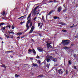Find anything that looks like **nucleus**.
<instances>
[{
  "mask_svg": "<svg viewBox=\"0 0 78 78\" xmlns=\"http://www.w3.org/2000/svg\"><path fill=\"white\" fill-rule=\"evenodd\" d=\"M70 41L69 40H62V42H61V44H63V45H64V46H66V45H68L69 44V42L68 41V42H67V41Z\"/></svg>",
  "mask_w": 78,
  "mask_h": 78,
  "instance_id": "f257e3e1",
  "label": "nucleus"
},
{
  "mask_svg": "<svg viewBox=\"0 0 78 78\" xmlns=\"http://www.w3.org/2000/svg\"><path fill=\"white\" fill-rule=\"evenodd\" d=\"M30 22H31V19H29V20L27 21L26 25L27 28V30L26 31H27V30H29V28H30V27H29V26H28V24H29Z\"/></svg>",
  "mask_w": 78,
  "mask_h": 78,
  "instance_id": "f03ea898",
  "label": "nucleus"
},
{
  "mask_svg": "<svg viewBox=\"0 0 78 78\" xmlns=\"http://www.w3.org/2000/svg\"><path fill=\"white\" fill-rule=\"evenodd\" d=\"M39 7V5H38L37 7H35L34 10H33V13L34 14H36V9L38 7Z\"/></svg>",
  "mask_w": 78,
  "mask_h": 78,
  "instance_id": "7ed1b4c3",
  "label": "nucleus"
},
{
  "mask_svg": "<svg viewBox=\"0 0 78 78\" xmlns=\"http://www.w3.org/2000/svg\"><path fill=\"white\" fill-rule=\"evenodd\" d=\"M53 12H54V10H52L51 11H50L48 14H47L46 15V19L47 18L48 16H49L50 15V14H51Z\"/></svg>",
  "mask_w": 78,
  "mask_h": 78,
  "instance_id": "20e7f679",
  "label": "nucleus"
},
{
  "mask_svg": "<svg viewBox=\"0 0 78 78\" xmlns=\"http://www.w3.org/2000/svg\"><path fill=\"white\" fill-rule=\"evenodd\" d=\"M37 50H38L39 51H40L41 52H42V51H44V50H43V48L40 49L41 48V47H37Z\"/></svg>",
  "mask_w": 78,
  "mask_h": 78,
  "instance_id": "39448f33",
  "label": "nucleus"
},
{
  "mask_svg": "<svg viewBox=\"0 0 78 78\" xmlns=\"http://www.w3.org/2000/svg\"><path fill=\"white\" fill-rule=\"evenodd\" d=\"M62 10V7H61V6L58 7V8L57 12H61V11Z\"/></svg>",
  "mask_w": 78,
  "mask_h": 78,
  "instance_id": "423d86ee",
  "label": "nucleus"
},
{
  "mask_svg": "<svg viewBox=\"0 0 78 78\" xmlns=\"http://www.w3.org/2000/svg\"><path fill=\"white\" fill-rule=\"evenodd\" d=\"M32 67H38V65H37V64L36 63L35 64L34 63H32Z\"/></svg>",
  "mask_w": 78,
  "mask_h": 78,
  "instance_id": "0eeeda50",
  "label": "nucleus"
},
{
  "mask_svg": "<svg viewBox=\"0 0 78 78\" xmlns=\"http://www.w3.org/2000/svg\"><path fill=\"white\" fill-rule=\"evenodd\" d=\"M31 14H32V12H31L29 14L28 16L27 17V20H28V19H30V18L31 17Z\"/></svg>",
  "mask_w": 78,
  "mask_h": 78,
  "instance_id": "6e6552de",
  "label": "nucleus"
},
{
  "mask_svg": "<svg viewBox=\"0 0 78 78\" xmlns=\"http://www.w3.org/2000/svg\"><path fill=\"white\" fill-rule=\"evenodd\" d=\"M58 73L59 74H61V75H62V73H63V71H61V69H60L58 70Z\"/></svg>",
  "mask_w": 78,
  "mask_h": 78,
  "instance_id": "1a4fd4ad",
  "label": "nucleus"
},
{
  "mask_svg": "<svg viewBox=\"0 0 78 78\" xmlns=\"http://www.w3.org/2000/svg\"><path fill=\"white\" fill-rule=\"evenodd\" d=\"M48 58H49L50 60L51 61H53V57L52 56H49V57H48Z\"/></svg>",
  "mask_w": 78,
  "mask_h": 78,
  "instance_id": "9d476101",
  "label": "nucleus"
},
{
  "mask_svg": "<svg viewBox=\"0 0 78 78\" xmlns=\"http://www.w3.org/2000/svg\"><path fill=\"white\" fill-rule=\"evenodd\" d=\"M47 48L48 49H49L50 48H53V47L51 45H47Z\"/></svg>",
  "mask_w": 78,
  "mask_h": 78,
  "instance_id": "9b49d317",
  "label": "nucleus"
},
{
  "mask_svg": "<svg viewBox=\"0 0 78 78\" xmlns=\"http://www.w3.org/2000/svg\"><path fill=\"white\" fill-rule=\"evenodd\" d=\"M52 61H53L54 62H57V58H53Z\"/></svg>",
  "mask_w": 78,
  "mask_h": 78,
  "instance_id": "f8f14e48",
  "label": "nucleus"
},
{
  "mask_svg": "<svg viewBox=\"0 0 78 78\" xmlns=\"http://www.w3.org/2000/svg\"><path fill=\"white\" fill-rule=\"evenodd\" d=\"M2 15H3V16L4 17L5 16V11H3L1 13Z\"/></svg>",
  "mask_w": 78,
  "mask_h": 78,
  "instance_id": "ddd939ff",
  "label": "nucleus"
},
{
  "mask_svg": "<svg viewBox=\"0 0 78 78\" xmlns=\"http://www.w3.org/2000/svg\"><path fill=\"white\" fill-rule=\"evenodd\" d=\"M43 25H44V23H41V25L39 27L40 29H42Z\"/></svg>",
  "mask_w": 78,
  "mask_h": 78,
  "instance_id": "4468645a",
  "label": "nucleus"
},
{
  "mask_svg": "<svg viewBox=\"0 0 78 78\" xmlns=\"http://www.w3.org/2000/svg\"><path fill=\"white\" fill-rule=\"evenodd\" d=\"M59 24H60V25H65V23H63L62 22H60L59 23Z\"/></svg>",
  "mask_w": 78,
  "mask_h": 78,
  "instance_id": "2eb2a0df",
  "label": "nucleus"
},
{
  "mask_svg": "<svg viewBox=\"0 0 78 78\" xmlns=\"http://www.w3.org/2000/svg\"><path fill=\"white\" fill-rule=\"evenodd\" d=\"M33 53H34V54H36V52L35 51V50H34V49H33Z\"/></svg>",
  "mask_w": 78,
  "mask_h": 78,
  "instance_id": "dca6fc26",
  "label": "nucleus"
},
{
  "mask_svg": "<svg viewBox=\"0 0 78 78\" xmlns=\"http://www.w3.org/2000/svg\"><path fill=\"white\" fill-rule=\"evenodd\" d=\"M68 63L70 65H72V61L69 60L68 61Z\"/></svg>",
  "mask_w": 78,
  "mask_h": 78,
  "instance_id": "f3484780",
  "label": "nucleus"
},
{
  "mask_svg": "<svg viewBox=\"0 0 78 78\" xmlns=\"http://www.w3.org/2000/svg\"><path fill=\"white\" fill-rule=\"evenodd\" d=\"M47 62H50L51 61V60L49 59V58H47Z\"/></svg>",
  "mask_w": 78,
  "mask_h": 78,
  "instance_id": "a211bd4d",
  "label": "nucleus"
},
{
  "mask_svg": "<svg viewBox=\"0 0 78 78\" xmlns=\"http://www.w3.org/2000/svg\"><path fill=\"white\" fill-rule=\"evenodd\" d=\"M27 14H26V15L24 16H21L18 19H21V18H22V17H25V16H27Z\"/></svg>",
  "mask_w": 78,
  "mask_h": 78,
  "instance_id": "6ab92c4d",
  "label": "nucleus"
},
{
  "mask_svg": "<svg viewBox=\"0 0 78 78\" xmlns=\"http://www.w3.org/2000/svg\"><path fill=\"white\" fill-rule=\"evenodd\" d=\"M23 65L24 66V67H27V66L28 65V64H23Z\"/></svg>",
  "mask_w": 78,
  "mask_h": 78,
  "instance_id": "aec40b11",
  "label": "nucleus"
},
{
  "mask_svg": "<svg viewBox=\"0 0 78 78\" xmlns=\"http://www.w3.org/2000/svg\"><path fill=\"white\" fill-rule=\"evenodd\" d=\"M28 51H29V53H31V51H32V50L31 49H30V48H29L28 49Z\"/></svg>",
  "mask_w": 78,
  "mask_h": 78,
  "instance_id": "412c9836",
  "label": "nucleus"
},
{
  "mask_svg": "<svg viewBox=\"0 0 78 78\" xmlns=\"http://www.w3.org/2000/svg\"><path fill=\"white\" fill-rule=\"evenodd\" d=\"M33 31V30L31 29L30 30V32H29V34L31 33H32Z\"/></svg>",
  "mask_w": 78,
  "mask_h": 78,
  "instance_id": "4be33fe9",
  "label": "nucleus"
},
{
  "mask_svg": "<svg viewBox=\"0 0 78 78\" xmlns=\"http://www.w3.org/2000/svg\"><path fill=\"white\" fill-rule=\"evenodd\" d=\"M4 35H5V37H7V38H9V36L7 35H6V34H4Z\"/></svg>",
  "mask_w": 78,
  "mask_h": 78,
  "instance_id": "5701e85b",
  "label": "nucleus"
},
{
  "mask_svg": "<svg viewBox=\"0 0 78 78\" xmlns=\"http://www.w3.org/2000/svg\"><path fill=\"white\" fill-rule=\"evenodd\" d=\"M22 34V32H20V33H17V34L18 35H19V36H20V35H21V34Z\"/></svg>",
  "mask_w": 78,
  "mask_h": 78,
  "instance_id": "b1692460",
  "label": "nucleus"
},
{
  "mask_svg": "<svg viewBox=\"0 0 78 78\" xmlns=\"http://www.w3.org/2000/svg\"><path fill=\"white\" fill-rule=\"evenodd\" d=\"M34 26H32V27L31 28V30H32L33 31L34 30Z\"/></svg>",
  "mask_w": 78,
  "mask_h": 78,
  "instance_id": "393cba45",
  "label": "nucleus"
},
{
  "mask_svg": "<svg viewBox=\"0 0 78 78\" xmlns=\"http://www.w3.org/2000/svg\"><path fill=\"white\" fill-rule=\"evenodd\" d=\"M28 6H27V7L26 8V10L25 11V12H26V11H28V9H28Z\"/></svg>",
  "mask_w": 78,
  "mask_h": 78,
  "instance_id": "a878e982",
  "label": "nucleus"
},
{
  "mask_svg": "<svg viewBox=\"0 0 78 78\" xmlns=\"http://www.w3.org/2000/svg\"><path fill=\"white\" fill-rule=\"evenodd\" d=\"M1 30H2L3 31H4V30H5V28H4V27H2V28H1Z\"/></svg>",
  "mask_w": 78,
  "mask_h": 78,
  "instance_id": "bb28decb",
  "label": "nucleus"
},
{
  "mask_svg": "<svg viewBox=\"0 0 78 78\" xmlns=\"http://www.w3.org/2000/svg\"><path fill=\"white\" fill-rule=\"evenodd\" d=\"M2 67H4L5 69H6V66L4 64L2 65Z\"/></svg>",
  "mask_w": 78,
  "mask_h": 78,
  "instance_id": "cd10ccee",
  "label": "nucleus"
},
{
  "mask_svg": "<svg viewBox=\"0 0 78 78\" xmlns=\"http://www.w3.org/2000/svg\"><path fill=\"white\" fill-rule=\"evenodd\" d=\"M4 23H0V27H1L2 25H4Z\"/></svg>",
  "mask_w": 78,
  "mask_h": 78,
  "instance_id": "c85d7f7f",
  "label": "nucleus"
},
{
  "mask_svg": "<svg viewBox=\"0 0 78 78\" xmlns=\"http://www.w3.org/2000/svg\"><path fill=\"white\" fill-rule=\"evenodd\" d=\"M32 25H33V23L32 22H30V27H32Z\"/></svg>",
  "mask_w": 78,
  "mask_h": 78,
  "instance_id": "c756f323",
  "label": "nucleus"
},
{
  "mask_svg": "<svg viewBox=\"0 0 78 78\" xmlns=\"http://www.w3.org/2000/svg\"><path fill=\"white\" fill-rule=\"evenodd\" d=\"M64 49H67L68 48V47L67 46H65L63 47Z\"/></svg>",
  "mask_w": 78,
  "mask_h": 78,
  "instance_id": "7c9ffc66",
  "label": "nucleus"
},
{
  "mask_svg": "<svg viewBox=\"0 0 78 78\" xmlns=\"http://www.w3.org/2000/svg\"><path fill=\"white\" fill-rule=\"evenodd\" d=\"M41 77V78H42V77H44V76L41 75H39L38 76H37V77Z\"/></svg>",
  "mask_w": 78,
  "mask_h": 78,
  "instance_id": "2f4dec72",
  "label": "nucleus"
},
{
  "mask_svg": "<svg viewBox=\"0 0 78 78\" xmlns=\"http://www.w3.org/2000/svg\"><path fill=\"white\" fill-rule=\"evenodd\" d=\"M20 76V75H18L17 74H16L15 76H16V77H19V76Z\"/></svg>",
  "mask_w": 78,
  "mask_h": 78,
  "instance_id": "473e14b6",
  "label": "nucleus"
},
{
  "mask_svg": "<svg viewBox=\"0 0 78 78\" xmlns=\"http://www.w3.org/2000/svg\"><path fill=\"white\" fill-rule=\"evenodd\" d=\"M14 24H13L12 25V29H14Z\"/></svg>",
  "mask_w": 78,
  "mask_h": 78,
  "instance_id": "72a5a7b5",
  "label": "nucleus"
},
{
  "mask_svg": "<svg viewBox=\"0 0 78 78\" xmlns=\"http://www.w3.org/2000/svg\"><path fill=\"white\" fill-rule=\"evenodd\" d=\"M7 53H10V52H13V51H7Z\"/></svg>",
  "mask_w": 78,
  "mask_h": 78,
  "instance_id": "f704fd0d",
  "label": "nucleus"
},
{
  "mask_svg": "<svg viewBox=\"0 0 78 78\" xmlns=\"http://www.w3.org/2000/svg\"><path fill=\"white\" fill-rule=\"evenodd\" d=\"M46 67H47L48 69H49V65L48 64H47Z\"/></svg>",
  "mask_w": 78,
  "mask_h": 78,
  "instance_id": "c9c22d12",
  "label": "nucleus"
},
{
  "mask_svg": "<svg viewBox=\"0 0 78 78\" xmlns=\"http://www.w3.org/2000/svg\"><path fill=\"white\" fill-rule=\"evenodd\" d=\"M62 31H63V32H67V30H62Z\"/></svg>",
  "mask_w": 78,
  "mask_h": 78,
  "instance_id": "e433bc0d",
  "label": "nucleus"
},
{
  "mask_svg": "<svg viewBox=\"0 0 78 78\" xmlns=\"http://www.w3.org/2000/svg\"><path fill=\"white\" fill-rule=\"evenodd\" d=\"M41 25V23H38V27H40V26Z\"/></svg>",
  "mask_w": 78,
  "mask_h": 78,
  "instance_id": "4c0bfd02",
  "label": "nucleus"
},
{
  "mask_svg": "<svg viewBox=\"0 0 78 78\" xmlns=\"http://www.w3.org/2000/svg\"><path fill=\"white\" fill-rule=\"evenodd\" d=\"M75 27V26H72L70 27V28H73V27Z\"/></svg>",
  "mask_w": 78,
  "mask_h": 78,
  "instance_id": "58836bf2",
  "label": "nucleus"
},
{
  "mask_svg": "<svg viewBox=\"0 0 78 78\" xmlns=\"http://www.w3.org/2000/svg\"><path fill=\"white\" fill-rule=\"evenodd\" d=\"M57 16H54V19H57Z\"/></svg>",
  "mask_w": 78,
  "mask_h": 78,
  "instance_id": "ea45409f",
  "label": "nucleus"
},
{
  "mask_svg": "<svg viewBox=\"0 0 78 78\" xmlns=\"http://www.w3.org/2000/svg\"><path fill=\"white\" fill-rule=\"evenodd\" d=\"M53 2L54 3H57V2H58L56 0H54Z\"/></svg>",
  "mask_w": 78,
  "mask_h": 78,
  "instance_id": "a19ab883",
  "label": "nucleus"
},
{
  "mask_svg": "<svg viewBox=\"0 0 78 78\" xmlns=\"http://www.w3.org/2000/svg\"><path fill=\"white\" fill-rule=\"evenodd\" d=\"M36 58H37V59H39V58H40V57L39 56H37L36 57Z\"/></svg>",
  "mask_w": 78,
  "mask_h": 78,
  "instance_id": "79ce46f5",
  "label": "nucleus"
},
{
  "mask_svg": "<svg viewBox=\"0 0 78 78\" xmlns=\"http://www.w3.org/2000/svg\"><path fill=\"white\" fill-rule=\"evenodd\" d=\"M42 19L43 20H44V16H42Z\"/></svg>",
  "mask_w": 78,
  "mask_h": 78,
  "instance_id": "37998d69",
  "label": "nucleus"
},
{
  "mask_svg": "<svg viewBox=\"0 0 78 78\" xmlns=\"http://www.w3.org/2000/svg\"><path fill=\"white\" fill-rule=\"evenodd\" d=\"M67 11V10L66 9H64L63 10V12H66Z\"/></svg>",
  "mask_w": 78,
  "mask_h": 78,
  "instance_id": "c03bdc74",
  "label": "nucleus"
},
{
  "mask_svg": "<svg viewBox=\"0 0 78 78\" xmlns=\"http://www.w3.org/2000/svg\"><path fill=\"white\" fill-rule=\"evenodd\" d=\"M8 27H9V28L10 29L11 28V25H9L8 26Z\"/></svg>",
  "mask_w": 78,
  "mask_h": 78,
  "instance_id": "a18cd8bd",
  "label": "nucleus"
},
{
  "mask_svg": "<svg viewBox=\"0 0 78 78\" xmlns=\"http://www.w3.org/2000/svg\"><path fill=\"white\" fill-rule=\"evenodd\" d=\"M74 45V44H71L70 45V47H72V46Z\"/></svg>",
  "mask_w": 78,
  "mask_h": 78,
  "instance_id": "49530a36",
  "label": "nucleus"
},
{
  "mask_svg": "<svg viewBox=\"0 0 78 78\" xmlns=\"http://www.w3.org/2000/svg\"><path fill=\"white\" fill-rule=\"evenodd\" d=\"M31 40L32 42H34V40H33V39L31 38Z\"/></svg>",
  "mask_w": 78,
  "mask_h": 78,
  "instance_id": "de8ad7c7",
  "label": "nucleus"
},
{
  "mask_svg": "<svg viewBox=\"0 0 78 78\" xmlns=\"http://www.w3.org/2000/svg\"><path fill=\"white\" fill-rule=\"evenodd\" d=\"M38 62H39V64H41V60H38Z\"/></svg>",
  "mask_w": 78,
  "mask_h": 78,
  "instance_id": "09e8293b",
  "label": "nucleus"
},
{
  "mask_svg": "<svg viewBox=\"0 0 78 78\" xmlns=\"http://www.w3.org/2000/svg\"><path fill=\"white\" fill-rule=\"evenodd\" d=\"M8 33H9V34H11V32H10L9 30L8 31Z\"/></svg>",
  "mask_w": 78,
  "mask_h": 78,
  "instance_id": "8fccbe9b",
  "label": "nucleus"
},
{
  "mask_svg": "<svg viewBox=\"0 0 78 78\" xmlns=\"http://www.w3.org/2000/svg\"><path fill=\"white\" fill-rule=\"evenodd\" d=\"M37 18V17H35L34 19V20H35Z\"/></svg>",
  "mask_w": 78,
  "mask_h": 78,
  "instance_id": "3c124183",
  "label": "nucleus"
},
{
  "mask_svg": "<svg viewBox=\"0 0 78 78\" xmlns=\"http://www.w3.org/2000/svg\"><path fill=\"white\" fill-rule=\"evenodd\" d=\"M73 56L74 57V58H76V54H74Z\"/></svg>",
  "mask_w": 78,
  "mask_h": 78,
  "instance_id": "603ef678",
  "label": "nucleus"
},
{
  "mask_svg": "<svg viewBox=\"0 0 78 78\" xmlns=\"http://www.w3.org/2000/svg\"><path fill=\"white\" fill-rule=\"evenodd\" d=\"M25 23V21L22 22L20 23L22 24V23Z\"/></svg>",
  "mask_w": 78,
  "mask_h": 78,
  "instance_id": "864d4df0",
  "label": "nucleus"
},
{
  "mask_svg": "<svg viewBox=\"0 0 78 78\" xmlns=\"http://www.w3.org/2000/svg\"><path fill=\"white\" fill-rule=\"evenodd\" d=\"M74 37L75 38H78V36H75Z\"/></svg>",
  "mask_w": 78,
  "mask_h": 78,
  "instance_id": "5fc2aeb1",
  "label": "nucleus"
},
{
  "mask_svg": "<svg viewBox=\"0 0 78 78\" xmlns=\"http://www.w3.org/2000/svg\"><path fill=\"white\" fill-rule=\"evenodd\" d=\"M50 44H51V43H48V44H47V45H50Z\"/></svg>",
  "mask_w": 78,
  "mask_h": 78,
  "instance_id": "6e6d98bb",
  "label": "nucleus"
},
{
  "mask_svg": "<svg viewBox=\"0 0 78 78\" xmlns=\"http://www.w3.org/2000/svg\"><path fill=\"white\" fill-rule=\"evenodd\" d=\"M74 68L76 69V66H74Z\"/></svg>",
  "mask_w": 78,
  "mask_h": 78,
  "instance_id": "4d7b16f0",
  "label": "nucleus"
},
{
  "mask_svg": "<svg viewBox=\"0 0 78 78\" xmlns=\"http://www.w3.org/2000/svg\"><path fill=\"white\" fill-rule=\"evenodd\" d=\"M66 74H67V73H68V71L67 70H66Z\"/></svg>",
  "mask_w": 78,
  "mask_h": 78,
  "instance_id": "13d9d810",
  "label": "nucleus"
},
{
  "mask_svg": "<svg viewBox=\"0 0 78 78\" xmlns=\"http://www.w3.org/2000/svg\"><path fill=\"white\" fill-rule=\"evenodd\" d=\"M30 60H33V58H30Z\"/></svg>",
  "mask_w": 78,
  "mask_h": 78,
  "instance_id": "bf43d9fd",
  "label": "nucleus"
},
{
  "mask_svg": "<svg viewBox=\"0 0 78 78\" xmlns=\"http://www.w3.org/2000/svg\"><path fill=\"white\" fill-rule=\"evenodd\" d=\"M39 35L40 36H42V34L41 33L39 34Z\"/></svg>",
  "mask_w": 78,
  "mask_h": 78,
  "instance_id": "052dcab7",
  "label": "nucleus"
},
{
  "mask_svg": "<svg viewBox=\"0 0 78 78\" xmlns=\"http://www.w3.org/2000/svg\"><path fill=\"white\" fill-rule=\"evenodd\" d=\"M76 8H77V7H78V4L76 5Z\"/></svg>",
  "mask_w": 78,
  "mask_h": 78,
  "instance_id": "680f3d73",
  "label": "nucleus"
},
{
  "mask_svg": "<svg viewBox=\"0 0 78 78\" xmlns=\"http://www.w3.org/2000/svg\"><path fill=\"white\" fill-rule=\"evenodd\" d=\"M11 33L12 34H14V32L12 31V32H11Z\"/></svg>",
  "mask_w": 78,
  "mask_h": 78,
  "instance_id": "e2e57ef3",
  "label": "nucleus"
},
{
  "mask_svg": "<svg viewBox=\"0 0 78 78\" xmlns=\"http://www.w3.org/2000/svg\"><path fill=\"white\" fill-rule=\"evenodd\" d=\"M51 2H53V1H51L49 2V3H51Z\"/></svg>",
  "mask_w": 78,
  "mask_h": 78,
  "instance_id": "0e129e2a",
  "label": "nucleus"
},
{
  "mask_svg": "<svg viewBox=\"0 0 78 78\" xmlns=\"http://www.w3.org/2000/svg\"><path fill=\"white\" fill-rule=\"evenodd\" d=\"M58 66V65L57 64L54 65V66Z\"/></svg>",
  "mask_w": 78,
  "mask_h": 78,
  "instance_id": "69168bd1",
  "label": "nucleus"
},
{
  "mask_svg": "<svg viewBox=\"0 0 78 78\" xmlns=\"http://www.w3.org/2000/svg\"><path fill=\"white\" fill-rule=\"evenodd\" d=\"M0 39H1V40H2V39H3L2 38H1V37H0Z\"/></svg>",
  "mask_w": 78,
  "mask_h": 78,
  "instance_id": "338daca9",
  "label": "nucleus"
},
{
  "mask_svg": "<svg viewBox=\"0 0 78 78\" xmlns=\"http://www.w3.org/2000/svg\"><path fill=\"white\" fill-rule=\"evenodd\" d=\"M31 73V74H32V75H34V73Z\"/></svg>",
  "mask_w": 78,
  "mask_h": 78,
  "instance_id": "774afa93",
  "label": "nucleus"
}]
</instances>
